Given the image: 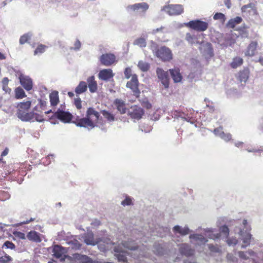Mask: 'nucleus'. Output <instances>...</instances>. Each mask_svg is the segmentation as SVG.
Instances as JSON below:
<instances>
[{
  "label": "nucleus",
  "instance_id": "nucleus-1",
  "mask_svg": "<svg viewBox=\"0 0 263 263\" xmlns=\"http://www.w3.org/2000/svg\"><path fill=\"white\" fill-rule=\"evenodd\" d=\"M232 224L235 225L234 230L235 234H238L239 235V239L241 249H245L250 246L252 239L251 234L248 231L247 220L243 219L242 224H240L239 221L233 220L232 221Z\"/></svg>",
  "mask_w": 263,
  "mask_h": 263
},
{
  "label": "nucleus",
  "instance_id": "nucleus-2",
  "mask_svg": "<svg viewBox=\"0 0 263 263\" xmlns=\"http://www.w3.org/2000/svg\"><path fill=\"white\" fill-rule=\"evenodd\" d=\"M92 115L95 117L96 120L99 119L100 116L99 113L96 111L93 108L89 107L87 110L86 117L85 118L77 119V121L74 123L77 126L87 128L88 130H90L95 126L91 119V116Z\"/></svg>",
  "mask_w": 263,
  "mask_h": 263
},
{
  "label": "nucleus",
  "instance_id": "nucleus-3",
  "mask_svg": "<svg viewBox=\"0 0 263 263\" xmlns=\"http://www.w3.org/2000/svg\"><path fill=\"white\" fill-rule=\"evenodd\" d=\"M31 102L30 101L18 104L17 115V117L22 121L27 122L29 120L28 118L31 115L30 112H27L31 106Z\"/></svg>",
  "mask_w": 263,
  "mask_h": 263
},
{
  "label": "nucleus",
  "instance_id": "nucleus-4",
  "mask_svg": "<svg viewBox=\"0 0 263 263\" xmlns=\"http://www.w3.org/2000/svg\"><path fill=\"white\" fill-rule=\"evenodd\" d=\"M148 8V4L147 3L142 2L129 5L126 7V10L129 13L139 12V13L145 14Z\"/></svg>",
  "mask_w": 263,
  "mask_h": 263
},
{
  "label": "nucleus",
  "instance_id": "nucleus-5",
  "mask_svg": "<svg viewBox=\"0 0 263 263\" xmlns=\"http://www.w3.org/2000/svg\"><path fill=\"white\" fill-rule=\"evenodd\" d=\"M185 25L199 32L205 31L209 27L208 23L202 21L200 20L191 21L187 23H185Z\"/></svg>",
  "mask_w": 263,
  "mask_h": 263
},
{
  "label": "nucleus",
  "instance_id": "nucleus-6",
  "mask_svg": "<svg viewBox=\"0 0 263 263\" xmlns=\"http://www.w3.org/2000/svg\"><path fill=\"white\" fill-rule=\"evenodd\" d=\"M163 61H170L173 59L171 50L166 46H162L157 51L156 55Z\"/></svg>",
  "mask_w": 263,
  "mask_h": 263
},
{
  "label": "nucleus",
  "instance_id": "nucleus-7",
  "mask_svg": "<svg viewBox=\"0 0 263 263\" xmlns=\"http://www.w3.org/2000/svg\"><path fill=\"white\" fill-rule=\"evenodd\" d=\"M162 10L165 11L170 15H178L183 12V8L181 5H171L164 7Z\"/></svg>",
  "mask_w": 263,
  "mask_h": 263
},
{
  "label": "nucleus",
  "instance_id": "nucleus-8",
  "mask_svg": "<svg viewBox=\"0 0 263 263\" xmlns=\"http://www.w3.org/2000/svg\"><path fill=\"white\" fill-rule=\"evenodd\" d=\"M51 118H56L64 123H69L71 120L72 115L68 111L58 109L57 111L53 114Z\"/></svg>",
  "mask_w": 263,
  "mask_h": 263
},
{
  "label": "nucleus",
  "instance_id": "nucleus-9",
  "mask_svg": "<svg viewBox=\"0 0 263 263\" xmlns=\"http://www.w3.org/2000/svg\"><path fill=\"white\" fill-rule=\"evenodd\" d=\"M156 73L162 84L165 88H167L169 87V76L167 71H165L161 68H157Z\"/></svg>",
  "mask_w": 263,
  "mask_h": 263
},
{
  "label": "nucleus",
  "instance_id": "nucleus-10",
  "mask_svg": "<svg viewBox=\"0 0 263 263\" xmlns=\"http://www.w3.org/2000/svg\"><path fill=\"white\" fill-rule=\"evenodd\" d=\"M127 114L132 118L139 120L142 118L144 114L143 109L137 105L132 106L128 109Z\"/></svg>",
  "mask_w": 263,
  "mask_h": 263
},
{
  "label": "nucleus",
  "instance_id": "nucleus-11",
  "mask_svg": "<svg viewBox=\"0 0 263 263\" xmlns=\"http://www.w3.org/2000/svg\"><path fill=\"white\" fill-rule=\"evenodd\" d=\"M116 60V57L112 53L103 54L100 57V61L102 65L105 66H111Z\"/></svg>",
  "mask_w": 263,
  "mask_h": 263
},
{
  "label": "nucleus",
  "instance_id": "nucleus-12",
  "mask_svg": "<svg viewBox=\"0 0 263 263\" xmlns=\"http://www.w3.org/2000/svg\"><path fill=\"white\" fill-rule=\"evenodd\" d=\"M126 86L127 88H130L135 95H138L140 93L138 88V80L136 74H134L132 76L131 80L127 82Z\"/></svg>",
  "mask_w": 263,
  "mask_h": 263
},
{
  "label": "nucleus",
  "instance_id": "nucleus-13",
  "mask_svg": "<svg viewBox=\"0 0 263 263\" xmlns=\"http://www.w3.org/2000/svg\"><path fill=\"white\" fill-rule=\"evenodd\" d=\"M20 82L22 86L27 91L32 88V81L28 76L21 74L19 77Z\"/></svg>",
  "mask_w": 263,
  "mask_h": 263
},
{
  "label": "nucleus",
  "instance_id": "nucleus-14",
  "mask_svg": "<svg viewBox=\"0 0 263 263\" xmlns=\"http://www.w3.org/2000/svg\"><path fill=\"white\" fill-rule=\"evenodd\" d=\"M179 250L181 255L186 257L192 256L195 252L194 250L191 248V246L186 243L181 244Z\"/></svg>",
  "mask_w": 263,
  "mask_h": 263
},
{
  "label": "nucleus",
  "instance_id": "nucleus-15",
  "mask_svg": "<svg viewBox=\"0 0 263 263\" xmlns=\"http://www.w3.org/2000/svg\"><path fill=\"white\" fill-rule=\"evenodd\" d=\"M191 243H196L198 245L204 244L208 242V239L201 234H193L189 236Z\"/></svg>",
  "mask_w": 263,
  "mask_h": 263
},
{
  "label": "nucleus",
  "instance_id": "nucleus-16",
  "mask_svg": "<svg viewBox=\"0 0 263 263\" xmlns=\"http://www.w3.org/2000/svg\"><path fill=\"white\" fill-rule=\"evenodd\" d=\"M114 76L112 70L111 69H104L99 71V78L103 81H107Z\"/></svg>",
  "mask_w": 263,
  "mask_h": 263
},
{
  "label": "nucleus",
  "instance_id": "nucleus-17",
  "mask_svg": "<svg viewBox=\"0 0 263 263\" xmlns=\"http://www.w3.org/2000/svg\"><path fill=\"white\" fill-rule=\"evenodd\" d=\"M214 134L219 137L221 139L224 140L226 142H228L232 138V136L229 133H224L222 130V127L215 128L213 130Z\"/></svg>",
  "mask_w": 263,
  "mask_h": 263
},
{
  "label": "nucleus",
  "instance_id": "nucleus-18",
  "mask_svg": "<svg viewBox=\"0 0 263 263\" xmlns=\"http://www.w3.org/2000/svg\"><path fill=\"white\" fill-rule=\"evenodd\" d=\"M73 258L80 261L81 263H98L97 261L93 260L89 257L78 253L73 254Z\"/></svg>",
  "mask_w": 263,
  "mask_h": 263
},
{
  "label": "nucleus",
  "instance_id": "nucleus-19",
  "mask_svg": "<svg viewBox=\"0 0 263 263\" xmlns=\"http://www.w3.org/2000/svg\"><path fill=\"white\" fill-rule=\"evenodd\" d=\"M86 83H88L87 88H89L90 92L94 93L97 91L98 85L96 81L95 80L94 76H92L88 77Z\"/></svg>",
  "mask_w": 263,
  "mask_h": 263
},
{
  "label": "nucleus",
  "instance_id": "nucleus-20",
  "mask_svg": "<svg viewBox=\"0 0 263 263\" xmlns=\"http://www.w3.org/2000/svg\"><path fill=\"white\" fill-rule=\"evenodd\" d=\"M40 234L35 231H31L29 232L26 237L30 241L35 242H41L42 241L40 238Z\"/></svg>",
  "mask_w": 263,
  "mask_h": 263
},
{
  "label": "nucleus",
  "instance_id": "nucleus-21",
  "mask_svg": "<svg viewBox=\"0 0 263 263\" xmlns=\"http://www.w3.org/2000/svg\"><path fill=\"white\" fill-rule=\"evenodd\" d=\"M204 231L205 233V235L208 237L209 238L216 240L220 237V233H215V230L213 228L204 229Z\"/></svg>",
  "mask_w": 263,
  "mask_h": 263
},
{
  "label": "nucleus",
  "instance_id": "nucleus-22",
  "mask_svg": "<svg viewBox=\"0 0 263 263\" xmlns=\"http://www.w3.org/2000/svg\"><path fill=\"white\" fill-rule=\"evenodd\" d=\"M114 104L120 114H124L126 113V108L125 107V104L124 101L121 99H117L115 100Z\"/></svg>",
  "mask_w": 263,
  "mask_h": 263
},
{
  "label": "nucleus",
  "instance_id": "nucleus-23",
  "mask_svg": "<svg viewBox=\"0 0 263 263\" xmlns=\"http://www.w3.org/2000/svg\"><path fill=\"white\" fill-rule=\"evenodd\" d=\"M169 71L175 83H178L181 81L182 76L178 69H170Z\"/></svg>",
  "mask_w": 263,
  "mask_h": 263
},
{
  "label": "nucleus",
  "instance_id": "nucleus-24",
  "mask_svg": "<svg viewBox=\"0 0 263 263\" xmlns=\"http://www.w3.org/2000/svg\"><path fill=\"white\" fill-rule=\"evenodd\" d=\"M173 231L175 233H179L182 236H185L188 234L190 232H192L187 227L182 228L179 226H175L173 228Z\"/></svg>",
  "mask_w": 263,
  "mask_h": 263
},
{
  "label": "nucleus",
  "instance_id": "nucleus-25",
  "mask_svg": "<svg viewBox=\"0 0 263 263\" xmlns=\"http://www.w3.org/2000/svg\"><path fill=\"white\" fill-rule=\"evenodd\" d=\"M87 90V84L85 81L80 82L78 85L75 88V92L77 95L85 92Z\"/></svg>",
  "mask_w": 263,
  "mask_h": 263
},
{
  "label": "nucleus",
  "instance_id": "nucleus-26",
  "mask_svg": "<svg viewBox=\"0 0 263 263\" xmlns=\"http://www.w3.org/2000/svg\"><path fill=\"white\" fill-rule=\"evenodd\" d=\"M249 70L248 69H244L240 71L238 74L237 79L240 82L246 83L248 79Z\"/></svg>",
  "mask_w": 263,
  "mask_h": 263
},
{
  "label": "nucleus",
  "instance_id": "nucleus-27",
  "mask_svg": "<svg viewBox=\"0 0 263 263\" xmlns=\"http://www.w3.org/2000/svg\"><path fill=\"white\" fill-rule=\"evenodd\" d=\"M257 45L256 42H252L248 46L246 52V55L252 57L254 55Z\"/></svg>",
  "mask_w": 263,
  "mask_h": 263
},
{
  "label": "nucleus",
  "instance_id": "nucleus-28",
  "mask_svg": "<svg viewBox=\"0 0 263 263\" xmlns=\"http://www.w3.org/2000/svg\"><path fill=\"white\" fill-rule=\"evenodd\" d=\"M242 19L240 16H236L234 18L230 20L227 24V26L230 28H234L236 25L240 24Z\"/></svg>",
  "mask_w": 263,
  "mask_h": 263
},
{
  "label": "nucleus",
  "instance_id": "nucleus-29",
  "mask_svg": "<svg viewBox=\"0 0 263 263\" xmlns=\"http://www.w3.org/2000/svg\"><path fill=\"white\" fill-rule=\"evenodd\" d=\"M52 252L53 253V255L55 257L57 258H60L62 256L63 254L64 253V251L63 248L58 245H55L54 246L53 248Z\"/></svg>",
  "mask_w": 263,
  "mask_h": 263
},
{
  "label": "nucleus",
  "instance_id": "nucleus-30",
  "mask_svg": "<svg viewBox=\"0 0 263 263\" xmlns=\"http://www.w3.org/2000/svg\"><path fill=\"white\" fill-rule=\"evenodd\" d=\"M30 114H31L30 116H29V120L28 121H36L39 122H42L44 121V119L43 118L42 116L37 113L34 112L33 111L30 112Z\"/></svg>",
  "mask_w": 263,
  "mask_h": 263
},
{
  "label": "nucleus",
  "instance_id": "nucleus-31",
  "mask_svg": "<svg viewBox=\"0 0 263 263\" xmlns=\"http://www.w3.org/2000/svg\"><path fill=\"white\" fill-rule=\"evenodd\" d=\"M50 101L51 106H54L58 104L59 100L58 92L57 91H53L50 95Z\"/></svg>",
  "mask_w": 263,
  "mask_h": 263
},
{
  "label": "nucleus",
  "instance_id": "nucleus-32",
  "mask_svg": "<svg viewBox=\"0 0 263 263\" xmlns=\"http://www.w3.org/2000/svg\"><path fill=\"white\" fill-rule=\"evenodd\" d=\"M133 44L134 45H137L140 48H144L146 46L147 44L145 39L142 37H140L138 39H136L134 41Z\"/></svg>",
  "mask_w": 263,
  "mask_h": 263
},
{
  "label": "nucleus",
  "instance_id": "nucleus-33",
  "mask_svg": "<svg viewBox=\"0 0 263 263\" xmlns=\"http://www.w3.org/2000/svg\"><path fill=\"white\" fill-rule=\"evenodd\" d=\"M138 67L141 71L145 72L149 70L150 66L147 62L141 60L138 62Z\"/></svg>",
  "mask_w": 263,
  "mask_h": 263
},
{
  "label": "nucleus",
  "instance_id": "nucleus-34",
  "mask_svg": "<svg viewBox=\"0 0 263 263\" xmlns=\"http://www.w3.org/2000/svg\"><path fill=\"white\" fill-rule=\"evenodd\" d=\"M185 39L191 44H198L199 42L197 41V37L192 35L190 33H187L185 35Z\"/></svg>",
  "mask_w": 263,
  "mask_h": 263
},
{
  "label": "nucleus",
  "instance_id": "nucleus-35",
  "mask_svg": "<svg viewBox=\"0 0 263 263\" xmlns=\"http://www.w3.org/2000/svg\"><path fill=\"white\" fill-rule=\"evenodd\" d=\"M227 245L230 247H234L238 243V240L235 237H227L226 240Z\"/></svg>",
  "mask_w": 263,
  "mask_h": 263
},
{
  "label": "nucleus",
  "instance_id": "nucleus-36",
  "mask_svg": "<svg viewBox=\"0 0 263 263\" xmlns=\"http://www.w3.org/2000/svg\"><path fill=\"white\" fill-rule=\"evenodd\" d=\"M243 60L239 57H237L233 59L232 62L231 64V66L233 68H236L242 64Z\"/></svg>",
  "mask_w": 263,
  "mask_h": 263
},
{
  "label": "nucleus",
  "instance_id": "nucleus-37",
  "mask_svg": "<svg viewBox=\"0 0 263 263\" xmlns=\"http://www.w3.org/2000/svg\"><path fill=\"white\" fill-rule=\"evenodd\" d=\"M15 97L17 99H22L26 96L24 90L21 87H17L15 89Z\"/></svg>",
  "mask_w": 263,
  "mask_h": 263
},
{
  "label": "nucleus",
  "instance_id": "nucleus-38",
  "mask_svg": "<svg viewBox=\"0 0 263 263\" xmlns=\"http://www.w3.org/2000/svg\"><path fill=\"white\" fill-rule=\"evenodd\" d=\"M84 242L88 245L94 246L95 243L92 234H88L87 236H85L84 238Z\"/></svg>",
  "mask_w": 263,
  "mask_h": 263
},
{
  "label": "nucleus",
  "instance_id": "nucleus-39",
  "mask_svg": "<svg viewBox=\"0 0 263 263\" xmlns=\"http://www.w3.org/2000/svg\"><path fill=\"white\" fill-rule=\"evenodd\" d=\"M102 114L103 116L109 121H113L115 120V117L112 114L106 110H102Z\"/></svg>",
  "mask_w": 263,
  "mask_h": 263
},
{
  "label": "nucleus",
  "instance_id": "nucleus-40",
  "mask_svg": "<svg viewBox=\"0 0 263 263\" xmlns=\"http://www.w3.org/2000/svg\"><path fill=\"white\" fill-rule=\"evenodd\" d=\"M122 245L125 248L128 249L130 250H136L138 249V246L135 245H133L131 243L127 241H124L122 242Z\"/></svg>",
  "mask_w": 263,
  "mask_h": 263
},
{
  "label": "nucleus",
  "instance_id": "nucleus-41",
  "mask_svg": "<svg viewBox=\"0 0 263 263\" xmlns=\"http://www.w3.org/2000/svg\"><path fill=\"white\" fill-rule=\"evenodd\" d=\"M154 251L158 255H162L164 253V249L160 244H158L155 245Z\"/></svg>",
  "mask_w": 263,
  "mask_h": 263
},
{
  "label": "nucleus",
  "instance_id": "nucleus-42",
  "mask_svg": "<svg viewBox=\"0 0 263 263\" xmlns=\"http://www.w3.org/2000/svg\"><path fill=\"white\" fill-rule=\"evenodd\" d=\"M208 246L209 249L212 252L220 253L221 252L220 249L216 245H214L213 244H209Z\"/></svg>",
  "mask_w": 263,
  "mask_h": 263
},
{
  "label": "nucleus",
  "instance_id": "nucleus-43",
  "mask_svg": "<svg viewBox=\"0 0 263 263\" xmlns=\"http://www.w3.org/2000/svg\"><path fill=\"white\" fill-rule=\"evenodd\" d=\"M5 247L7 249H10L11 250H14L15 248V245L10 241H6L4 242L3 245V248Z\"/></svg>",
  "mask_w": 263,
  "mask_h": 263
},
{
  "label": "nucleus",
  "instance_id": "nucleus-44",
  "mask_svg": "<svg viewBox=\"0 0 263 263\" xmlns=\"http://www.w3.org/2000/svg\"><path fill=\"white\" fill-rule=\"evenodd\" d=\"M31 37V34L29 33L25 34L22 36L20 39V43L21 44H24L27 42V41L30 39Z\"/></svg>",
  "mask_w": 263,
  "mask_h": 263
},
{
  "label": "nucleus",
  "instance_id": "nucleus-45",
  "mask_svg": "<svg viewBox=\"0 0 263 263\" xmlns=\"http://www.w3.org/2000/svg\"><path fill=\"white\" fill-rule=\"evenodd\" d=\"M46 46L45 45H39L36 48V49L34 50V54H37L38 53H43L45 50V48H46Z\"/></svg>",
  "mask_w": 263,
  "mask_h": 263
},
{
  "label": "nucleus",
  "instance_id": "nucleus-46",
  "mask_svg": "<svg viewBox=\"0 0 263 263\" xmlns=\"http://www.w3.org/2000/svg\"><path fill=\"white\" fill-rule=\"evenodd\" d=\"M13 234L15 237L22 240H25L27 238L25 234L21 232L15 231L14 232H13Z\"/></svg>",
  "mask_w": 263,
  "mask_h": 263
},
{
  "label": "nucleus",
  "instance_id": "nucleus-47",
  "mask_svg": "<svg viewBox=\"0 0 263 263\" xmlns=\"http://www.w3.org/2000/svg\"><path fill=\"white\" fill-rule=\"evenodd\" d=\"M11 260L12 258L7 254H5L4 256L0 257V262L1 263H7Z\"/></svg>",
  "mask_w": 263,
  "mask_h": 263
},
{
  "label": "nucleus",
  "instance_id": "nucleus-48",
  "mask_svg": "<svg viewBox=\"0 0 263 263\" xmlns=\"http://www.w3.org/2000/svg\"><path fill=\"white\" fill-rule=\"evenodd\" d=\"M121 204L123 206L130 205L132 204V198L128 196H126L125 199L121 202Z\"/></svg>",
  "mask_w": 263,
  "mask_h": 263
},
{
  "label": "nucleus",
  "instance_id": "nucleus-49",
  "mask_svg": "<svg viewBox=\"0 0 263 263\" xmlns=\"http://www.w3.org/2000/svg\"><path fill=\"white\" fill-rule=\"evenodd\" d=\"M150 48H151V49L153 52V53H155V55H156L157 51L159 50V49L158 48L157 44L156 43H155L154 42L151 41Z\"/></svg>",
  "mask_w": 263,
  "mask_h": 263
},
{
  "label": "nucleus",
  "instance_id": "nucleus-50",
  "mask_svg": "<svg viewBox=\"0 0 263 263\" xmlns=\"http://www.w3.org/2000/svg\"><path fill=\"white\" fill-rule=\"evenodd\" d=\"M124 76L126 79H128L133 74H132V69L129 67L126 68L124 70Z\"/></svg>",
  "mask_w": 263,
  "mask_h": 263
},
{
  "label": "nucleus",
  "instance_id": "nucleus-51",
  "mask_svg": "<svg viewBox=\"0 0 263 263\" xmlns=\"http://www.w3.org/2000/svg\"><path fill=\"white\" fill-rule=\"evenodd\" d=\"M220 232L227 235V237L229 236V229L228 227L226 225L222 226L220 228Z\"/></svg>",
  "mask_w": 263,
  "mask_h": 263
},
{
  "label": "nucleus",
  "instance_id": "nucleus-52",
  "mask_svg": "<svg viewBox=\"0 0 263 263\" xmlns=\"http://www.w3.org/2000/svg\"><path fill=\"white\" fill-rule=\"evenodd\" d=\"M225 18L224 15L222 13H216L214 14L213 18L215 20H224Z\"/></svg>",
  "mask_w": 263,
  "mask_h": 263
},
{
  "label": "nucleus",
  "instance_id": "nucleus-53",
  "mask_svg": "<svg viewBox=\"0 0 263 263\" xmlns=\"http://www.w3.org/2000/svg\"><path fill=\"white\" fill-rule=\"evenodd\" d=\"M74 105L78 109L81 108V100L79 97H77V98L74 99Z\"/></svg>",
  "mask_w": 263,
  "mask_h": 263
},
{
  "label": "nucleus",
  "instance_id": "nucleus-54",
  "mask_svg": "<svg viewBox=\"0 0 263 263\" xmlns=\"http://www.w3.org/2000/svg\"><path fill=\"white\" fill-rule=\"evenodd\" d=\"M71 243L73 245L72 248L76 250L79 249L81 248V243L77 240H73L71 241Z\"/></svg>",
  "mask_w": 263,
  "mask_h": 263
},
{
  "label": "nucleus",
  "instance_id": "nucleus-55",
  "mask_svg": "<svg viewBox=\"0 0 263 263\" xmlns=\"http://www.w3.org/2000/svg\"><path fill=\"white\" fill-rule=\"evenodd\" d=\"M74 45V47L71 48V49H73L74 50H78L80 49V48L81 46V43L79 40H77L76 41Z\"/></svg>",
  "mask_w": 263,
  "mask_h": 263
},
{
  "label": "nucleus",
  "instance_id": "nucleus-56",
  "mask_svg": "<svg viewBox=\"0 0 263 263\" xmlns=\"http://www.w3.org/2000/svg\"><path fill=\"white\" fill-rule=\"evenodd\" d=\"M117 257L121 262H125L126 260V257L123 254H118Z\"/></svg>",
  "mask_w": 263,
  "mask_h": 263
},
{
  "label": "nucleus",
  "instance_id": "nucleus-57",
  "mask_svg": "<svg viewBox=\"0 0 263 263\" xmlns=\"http://www.w3.org/2000/svg\"><path fill=\"white\" fill-rule=\"evenodd\" d=\"M249 8L252 9L253 8V4L250 3L248 5L243 6L241 8V10L242 11H245L246 9Z\"/></svg>",
  "mask_w": 263,
  "mask_h": 263
},
{
  "label": "nucleus",
  "instance_id": "nucleus-58",
  "mask_svg": "<svg viewBox=\"0 0 263 263\" xmlns=\"http://www.w3.org/2000/svg\"><path fill=\"white\" fill-rule=\"evenodd\" d=\"M34 218H31L29 220H26V221H23L22 222H21L19 225H22V224H28L29 223V222H32V221H33L34 220Z\"/></svg>",
  "mask_w": 263,
  "mask_h": 263
},
{
  "label": "nucleus",
  "instance_id": "nucleus-59",
  "mask_svg": "<svg viewBox=\"0 0 263 263\" xmlns=\"http://www.w3.org/2000/svg\"><path fill=\"white\" fill-rule=\"evenodd\" d=\"M224 3L228 8L229 9L231 8V0H224Z\"/></svg>",
  "mask_w": 263,
  "mask_h": 263
},
{
  "label": "nucleus",
  "instance_id": "nucleus-60",
  "mask_svg": "<svg viewBox=\"0 0 263 263\" xmlns=\"http://www.w3.org/2000/svg\"><path fill=\"white\" fill-rule=\"evenodd\" d=\"M3 89L6 92L9 93L11 91V89L9 88L8 85H3Z\"/></svg>",
  "mask_w": 263,
  "mask_h": 263
},
{
  "label": "nucleus",
  "instance_id": "nucleus-61",
  "mask_svg": "<svg viewBox=\"0 0 263 263\" xmlns=\"http://www.w3.org/2000/svg\"><path fill=\"white\" fill-rule=\"evenodd\" d=\"M247 151L248 152H259L260 151H263V148H261V149H247Z\"/></svg>",
  "mask_w": 263,
  "mask_h": 263
},
{
  "label": "nucleus",
  "instance_id": "nucleus-62",
  "mask_svg": "<svg viewBox=\"0 0 263 263\" xmlns=\"http://www.w3.org/2000/svg\"><path fill=\"white\" fill-rule=\"evenodd\" d=\"M9 80L7 78L5 77L3 79L2 83L3 85H8Z\"/></svg>",
  "mask_w": 263,
  "mask_h": 263
},
{
  "label": "nucleus",
  "instance_id": "nucleus-63",
  "mask_svg": "<svg viewBox=\"0 0 263 263\" xmlns=\"http://www.w3.org/2000/svg\"><path fill=\"white\" fill-rule=\"evenodd\" d=\"M227 258H228V259L231 260L232 261H234V257L231 254H228L227 255Z\"/></svg>",
  "mask_w": 263,
  "mask_h": 263
},
{
  "label": "nucleus",
  "instance_id": "nucleus-64",
  "mask_svg": "<svg viewBox=\"0 0 263 263\" xmlns=\"http://www.w3.org/2000/svg\"><path fill=\"white\" fill-rule=\"evenodd\" d=\"M163 29V27H161L157 28L156 29H154L153 30V33L155 34L157 32L161 31Z\"/></svg>",
  "mask_w": 263,
  "mask_h": 263
}]
</instances>
